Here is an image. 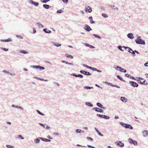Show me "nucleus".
<instances>
[{
    "instance_id": "52",
    "label": "nucleus",
    "mask_w": 148,
    "mask_h": 148,
    "mask_svg": "<svg viewBox=\"0 0 148 148\" xmlns=\"http://www.w3.org/2000/svg\"><path fill=\"white\" fill-rule=\"evenodd\" d=\"M63 2L65 4L67 3L68 2L69 0H62Z\"/></svg>"
},
{
    "instance_id": "6",
    "label": "nucleus",
    "mask_w": 148,
    "mask_h": 148,
    "mask_svg": "<svg viewBox=\"0 0 148 148\" xmlns=\"http://www.w3.org/2000/svg\"><path fill=\"white\" fill-rule=\"evenodd\" d=\"M128 140L130 144H133L134 145H138L137 142L136 140H133L131 138L128 139Z\"/></svg>"
},
{
    "instance_id": "38",
    "label": "nucleus",
    "mask_w": 148,
    "mask_h": 148,
    "mask_svg": "<svg viewBox=\"0 0 148 148\" xmlns=\"http://www.w3.org/2000/svg\"><path fill=\"white\" fill-rule=\"evenodd\" d=\"M75 132L77 133H79L82 132V130L80 129H77L76 130Z\"/></svg>"
},
{
    "instance_id": "2",
    "label": "nucleus",
    "mask_w": 148,
    "mask_h": 148,
    "mask_svg": "<svg viewBox=\"0 0 148 148\" xmlns=\"http://www.w3.org/2000/svg\"><path fill=\"white\" fill-rule=\"evenodd\" d=\"M137 81L138 82V83L141 84H144L145 85H147L148 84L147 82L145 83L146 80L143 78L140 77H136Z\"/></svg>"
},
{
    "instance_id": "33",
    "label": "nucleus",
    "mask_w": 148,
    "mask_h": 148,
    "mask_svg": "<svg viewBox=\"0 0 148 148\" xmlns=\"http://www.w3.org/2000/svg\"><path fill=\"white\" fill-rule=\"evenodd\" d=\"M36 24L38 25L39 28H40V27H41L42 28H43L44 27V26L43 25L39 22L37 23Z\"/></svg>"
},
{
    "instance_id": "26",
    "label": "nucleus",
    "mask_w": 148,
    "mask_h": 148,
    "mask_svg": "<svg viewBox=\"0 0 148 148\" xmlns=\"http://www.w3.org/2000/svg\"><path fill=\"white\" fill-rule=\"evenodd\" d=\"M116 77L118 78L121 81L123 82H125V80L123 79V78L121 77L120 75H117Z\"/></svg>"
},
{
    "instance_id": "14",
    "label": "nucleus",
    "mask_w": 148,
    "mask_h": 148,
    "mask_svg": "<svg viewBox=\"0 0 148 148\" xmlns=\"http://www.w3.org/2000/svg\"><path fill=\"white\" fill-rule=\"evenodd\" d=\"M127 36L130 39H133L134 38L133 34L131 33L128 34H127Z\"/></svg>"
},
{
    "instance_id": "62",
    "label": "nucleus",
    "mask_w": 148,
    "mask_h": 148,
    "mask_svg": "<svg viewBox=\"0 0 148 148\" xmlns=\"http://www.w3.org/2000/svg\"><path fill=\"white\" fill-rule=\"evenodd\" d=\"M90 44H88V43H85V46L86 47H89V45H90Z\"/></svg>"
},
{
    "instance_id": "57",
    "label": "nucleus",
    "mask_w": 148,
    "mask_h": 148,
    "mask_svg": "<svg viewBox=\"0 0 148 148\" xmlns=\"http://www.w3.org/2000/svg\"><path fill=\"white\" fill-rule=\"evenodd\" d=\"M143 133H145L146 135H148V132L147 131L145 130L143 131Z\"/></svg>"
},
{
    "instance_id": "7",
    "label": "nucleus",
    "mask_w": 148,
    "mask_h": 148,
    "mask_svg": "<svg viewBox=\"0 0 148 148\" xmlns=\"http://www.w3.org/2000/svg\"><path fill=\"white\" fill-rule=\"evenodd\" d=\"M79 72L80 73L86 75H91L90 72L84 70H80Z\"/></svg>"
},
{
    "instance_id": "19",
    "label": "nucleus",
    "mask_w": 148,
    "mask_h": 148,
    "mask_svg": "<svg viewBox=\"0 0 148 148\" xmlns=\"http://www.w3.org/2000/svg\"><path fill=\"white\" fill-rule=\"evenodd\" d=\"M88 19L90 20V23L91 24H93L95 23V22L93 20V18L92 16H89L88 17Z\"/></svg>"
},
{
    "instance_id": "31",
    "label": "nucleus",
    "mask_w": 148,
    "mask_h": 148,
    "mask_svg": "<svg viewBox=\"0 0 148 148\" xmlns=\"http://www.w3.org/2000/svg\"><path fill=\"white\" fill-rule=\"evenodd\" d=\"M50 0H40V1L43 3H46L50 1Z\"/></svg>"
},
{
    "instance_id": "40",
    "label": "nucleus",
    "mask_w": 148,
    "mask_h": 148,
    "mask_svg": "<svg viewBox=\"0 0 148 148\" xmlns=\"http://www.w3.org/2000/svg\"><path fill=\"white\" fill-rule=\"evenodd\" d=\"M6 147L7 148H14V146L9 145H6Z\"/></svg>"
},
{
    "instance_id": "23",
    "label": "nucleus",
    "mask_w": 148,
    "mask_h": 148,
    "mask_svg": "<svg viewBox=\"0 0 148 148\" xmlns=\"http://www.w3.org/2000/svg\"><path fill=\"white\" fill-rule=\"evenodd\" d=\"M65 55L67 57L70 58L71 59H72L73 58V56H72L71 55L69 54H65Z\"/></svg>"
},
{
    "instance_id": "63",
    "label": "nucleus",
    "mask_w": 148,
    "mask_h": 148,
    "mask_svg": "<svg viewBox=\"0 0 148 148\" xmlns=\"http://www.w3.org/2000/svg\"><path fill=\"white\" fill-rule=\"evenodd\" d=\"M47 137L49 138V139H53V138H52L49 135H48L47 136Z\"/></svg>"
},
{
    "instance_id": "24",
    "label": "nucleus",
    "mask_w": 148,
    "mask_h": 148,
    "mask_svg": "<svg viewBox=\"0 0 148 148\" xmlns=\"http://www.w3.org/2000/svg\"><path fill=\"white\" fill-rule=\"evenodd\" d=\"M40 139H39V138L34 139V143H35V144L39 143L40 142Z\"/></svg>"
},
{
    "instance_id": "60",
    "label": "nucleus",
    "mask_w": 148,
    "mask_h": 148,
    "mask_svg": "<svg viewBox=\"0 0 148 148\" xmlns=\"http://www.w3.org/2000/svg\"><path fill=\"white\" fill-rule=\"evenodd\" d=\"M131 53H132V55L133 56H136V54L133 51Z\"/></svg>"
},
{
    "instance_id": "16",
    "label": "nucleus",
    "mask_w": 148,
    "mask_h": 148,
    "mask_svg": "<svg viewBox=\"0 0 148 148\" xmlns=\"http://www.w3.org/2000/svg\"><path fill=\"white\" fill-rule=\"evenodd\" d=\"M107 84L108 85L112 87H116L118 88H120V86H117V85H116L113 84H112V83H109V82H108V83H107Z\"/></svg>"
},
{
    "instance_id": "22",
    "label": "nucleus",
    "mask_w": 148,
    "mask_h": 148,
    "mask_svg": "<svg viewBox=\"0 0 148 148\" xmlns=\"http://www.w3.org/2000/svg\"><path fill=\"white\" fill-rule=\"evenodd\" d=\"M61 62L63 63H65L66 64H68L70 65H73V63L69 62H68L66 61L65 60H62L61 61Z\"/></svg>"
},
{
    "instance_id": "15",
    "label": "nucleus",
    "mask_w": 148,
    "mask_h": 148,
    "mask_svg": "<svg viewBox=\"0 0 148 148\" xmlns=\"http://www.w3.org/2000/svg\"><path fill=\"white\" fill-rule=\"evenodd\" d=\"M39 138L41 139L42 141L46 142H50L51 141V140L50 139L47 138H43L42 137H39Z\"/></svg>"
},
{
    "instance_id": "47",
    "label": "nucleus",
    "mask_w": 148,
    "mask_h": 148,
    "mask_svg": "<svg viewBox=\"0 0 148 148\" xmlns=\"http://www.w3.org/2000/svg\"><path fill=\"white\" fill-rule=\"evenodd\" d=\"M1 49L3 50V51H7L8 50V49L7 48H3V47H0Z\"/></svg>"
},
{
    "instance_id": "8",
    "label": "nucleus",
    "mask_w": 148,
    "mask_h": 148,
    "mask_svg": "<svg viewBox=\"0 0 148 148\" xmlns=\"http://www.w3.org/2000/svg\"><path fill=\"white\" fill-rule=\"evenodd\" d=\"M115 144L119 146L120 147H123L124 146V144L122 143L121 141H118L115 143Z\"/></svg>"
},
{
    "instance_id": "13",
    "label": "nucleus",
    "mask_w": 148,
    "mask_h": 148,
    "mask_svg": "<svg viewBox=\"0 0 148 148\" xmlns=\"http://www.w3.org/2000/svg\"><path fill=\"white\" fill-rule=\"evenodd\" d=\"M71 75L75 76L76 77H79L80 78H82L83 77V75L80 74L76 75L75 73H73L71 74Z\"/></svg>"
},
{
    "instance_id": "53",
    "label": "nucleus",
    "mask_w": 148,
    "mask_h": 148,
    "mask_svg": "<svg viewBox=\"0 0 148 148\" xmlns=\"http://www.w3.org/2000/svg\"><path fill=\"white\" fill-rule=\"evenodd\" d=\"M39 124L42 126L44 128H45V124H43L42 123H39Z\"/></svg>"
},
{
    "instance_id": "11",
    "label": "nucleus",
    "mask_w": 148,
    "mask_h": 148,
    "mask_svg": "<svg viewBox=\"0 0 148 148\" xmlns=\"http://www.w3.org/2000/svg\"><path fill=\"white\" fill-rule=\"evenodd\" d=\"M85 11L87 13H90L92 12V10L91 8L89 6L86 7Z\"/></svg>"
},
{
    "instance_id": "64",
    "label": "nucleus",
    "mask_w": 148,
    "mask_h": 148,
    "mask_svg": "<svg viewBox=\"0 0 148 148\" xmlns=\"http://www.w3.org/2000/svg\"><path fill=\"white\" fill-rule=\"evenodd\" d=\"M144 66H145L148 67V62L144 64Z\"/></svg>"
},
{
    "instance_id": "28",
    "label": "nucleus",
    "mask_w": 148,
    "mask_h": 148,
    "mask_svg": "<svg viewBox=\"0 0 148 148\" xmlns=\"http://www.w3.org/2000/svg\"><path fill=\"white\" fill-rule=\"evenodd\" d=\"M110 117L108 116H106V115H103V118H103L104 119H110Z\"/></svg>"
},
{
    "instance_id": "4",
    "label": "nucleus",
    "mask_w": 148,
    "mask_h": 148,
    "mask_svg": "<svg viewBox=\"0 0 148 148\" xmlns=\"http://www.w3.org/2000/svg\"><path fill=\"white\" fill-rule=\"evenodd\" d=\"M115 68L116 70H118L120 72L125 73L127 72V71L125 69H123L121 66H117L116 68L115 67Z\"/></svg>"
},
{
    "instance_id": "54",
    "label": "nucleus",
    "mask_w": 148,
    "mask_h": 148,
    "mask_svg": "<svg viewBox=\"0 0 148 148\" xmlns=\"http://www.w3.org/2000/svg\"><path fill=\"white\" fill-rule=\"evenodd\" d=\"M125 77H127L128 78H130V75L129 74H127V73L125 74Z\"/></svg>"
},
{
    "instance_id": "58",
    "label": "nucleus",
    "mask_w": 148,
    "mask_h": 148,
    "mask_svg": "<svg viewBox=\"0 0 148 148\" xmlns=\"http://www.w3.org/2000/svg\"><path fill=\"white\" fill-rule=\"evenodd\" d=\"M53 135H56V136H58L59 135V134L57 132H55L53 134Z\"/></svg>"
},
{
    "instance_id": "51",
    "label": "nucleus",
    "mask_w": 148,
    "mask_h": 148,
    "mask_svg": "<svg viewBox=\"0 0 148 148\" xmlns=\"http://www.w3.org/2000/svg\"><path fill=\"white\" fill-rule=\"evenodd\" d=\"M87 139L88 140H90L91 141H93V139L90 137H87Z\"/></svg>"
},
{
    "instance_id": "42",
    "label": "nucleus",
    "mask_w": 148,
    "mask_h": 148,
    "mask_svg": "<svg viewBox=\"0 0 148 148\" xmlns=\"http://www.w3.org/2000/svg\"><path fill=\"white\" fill-rule=\"evenodd\" d=\"M20 52L21 53H23V54H26L28 53V52L27 51L24 50H20Z\"/></svg>"
},
{
    "instance_id": "20",
    "label": "nucleus",
    "mask_w": 148,
    "mask_h": 148,
    "mask_svg": "<svg viewBox=\"0 0 148 148\" xmlns=\"http://www.w3.org/2000/svg\"><path fill=\"white\" fill-rule=\"evenodd\" d=\"M85 105L86 106L90 107H92L93 106V105L91 103L89 102H86Z\"/></svg>"
},
{
    "instance_id": "37",
    "label": "nucleus",
    "mask_w": 148,
    "mask_h": 148,
    "mask_svg": "<svg viewBox=\"0 0 148 148\" xmlns=\"http://www.w3.org/2000/svg\"><path fill=\"white\" fill-rule=\"evenodd\" d=\"M36 111L38 114H40V115H42V116H44L45 115V114H44L42 113L38 110H36Z\"/></svg>"
},
{
    "instance_id": "32",
    "label": "nucleus",
    "mask_w": 148,
    "mask_h": 148,
    "mask_svg": "<svg viewBox=\"0 0 148 148\" xmlns=\"http://www.w3.org/2000/svg\"><path fill=\"white\" fill-rule=\"evenodd\" d=\"M39 65H33L30 66V67L32 68H33L34 69H38V68Z\"/></svg>"
},
{
    "instance_id": "56",
    "label": "nucleus",
    "mask_w": 148,
    "mask_h": 148,
    "mask_svg": "<svg viewBox=\"0 0 148 148\" xmlns=\"http://www.w3.org/2000/svg\"><path fill=\"white\" fill-rule=\"evenodd\" d=\"M130 79H133L134 80H137V79H136L134 77H133V76H130Z\"/></svg>"
},
{
    "instance_id": "45",
    "label": "nucleus",
    "mask_w": 148,
    "mask_h": 148,
    "mask_svg": "<svg viewBox=\"0 0 148 148\" xmlns=\"http://www.w3.org/2000/svg\"><path fill=\"white\" fill-rule=\"evenodd\" d=\"M18 138H19L21 139H23L24 138L21 135H18Z\"/></svg>"
},
{
    "instance_id": "59",
    "label": "nucleus",
    "mask_w": 148,
    "mask_h": 148,
    "mask_svg": "<svg viewBox=\"0 0 148 148\" xmlns=\"http://www.w3.org/2000/svg\"><path fill=\"white\" fill-rule=\"evenodd\" d=\"M87 147H90V148H95V147H93V146H91V145H87Z\"/></svg>"
},
{
    "instance_id": "50",
    "label": "nucleus",
    "mask_w": 148,
    "mask_h": 148,
    "mask_svg": "<svg viewBox=\"0 0 148 148\" xmlns=\"http://www.w3.org/2000/svg\"><path fill=\"white\" fill-rule=\"evenodd\" d=\"M5 42H9L12 41V40L10 38H9L7 39H5Z\"/></svg>"
},
{
    "instance_id": "43",
    "label": "nucleus",
    "mask_w": 148,
    "mask_h": 148,
    "mask_svg": "<svg viewBox=\"0 0 148 148\" xmlns=\"http://www.w3.org/2000/svg\"><path fill=\"white\" fill-rule=\"evenodd\" d=\"M2 72L10 74L11 75H12V73H10V72L8 71L4 70L2 71Z\"/></svg>"
},
{
    "instance_id": "12",
    "label": "nucleus",
    "mask_w": 148,
    "mask_h": 148,
    "mask_svg": "<svg viewBox=\"0 0 148 148\" xmlns=\"http://www.w3.org/2000/svg\"><path fill=\"white\" fill-rule=\"evenodd\" d=\"M29 2L32 4L36 6H38L39 4L38 2H34L32 0H29Z\"/></svg>"
},
{
    "instance_id": "21",
    "label": "nucleus",
    "mask_w": 148,
    "mask_h": 148,
    "mask_svg": "<svg viewBox=\"0 0 148 148\" xmlns=\"http://www.w3.org/2000/svg\"><path fill=\"white\" fill-rule=\"evenodd\" d=\"M43 31L46 33L49 34L51 33L50 30L44 28L43 29Z\"/></svg>"
},
{
    "instance_id": "35",
    "label": "nucleus",
    "mask_w": 148,
    "mask_h": 148,
    "mask_svg": "<svg viewBox=\"0 0 148 148\" xmlns=\"http://www.w3.org/2000/svg\"><path fill=\"white\" fill-rule=\"evenodd\" d=\"M93 35L96 38H97L98 39H101V37L95 34H93Z\"/></svg>"
},
{
    "instance_id": "39",
    "label": "nucleus",
    "mask_w": 148,
    "mask_h": 148,
    "mask_svg": "<svg viewBox=\"0 0 148 148\" xmlns=\"http://www.w3.org/2000/svg\"><path fill=\"white\" fill-rule=\"evenodd\" d=\"M90 69L93 71H96L97 69L94 67H92L90 66Z\"/></svg>"
},
{
    "instance_id": "61",
    "label": "nucleus",
    "mask_w": 148,
    "mask_h": 148,
    "mask_svg": "<svg viewBox=\"0 0 148 148\" xmlns=\"http://www.w3.org/2000/svg\"><path fill=\"white\" fill-rule=\"evenodd\" d=\"M50 128V127L48 125H47L46 126V127H45V128L46 129H47V130L49 129Z\"/></svg>"
},
{
    "instance_id": "41",
    "label": "nucleus",
    "mask_w": 148,
    "mask_h": 148,
    "mask_svg": "<svg viewBox=\"0 0 148 148\" xmlns=\"http://www.w3.org/2000/svg\"><path fill=\"white\" fill-rule=\"evenodd\" d=\"M127 49H128V50L127 51L128 52L130 53H131L133 51L132 49L130 47H128Z\"/></svg>"
},
{
    "instance_id": "34",
    "label": "nucleus",
    "mask_w": 148,
    "mask_h": 148,
    "mask_svg": "<svg viewBox=\"0 0 148 148\" xmlns=\"http://www.w3.org/2000/svg\"><path fill=\"white\" fill-rule=\"evenodd\" d=\"M96 105L97 106L101 108V106H103V105L99 102L97 103Z\"/></svg>"
},
{
    "instance_id": "44",
    "label": "nucleus",
    "mask_w": 148,
    "mask_h": 148,
    "mask_svg": "<svg viewBox=\"0 0 148 148\" xmlns=\"http://www.w3.org/2000/svg\"><path fill=\"white\" fill-rule=\"evenodd\" d=\"M117 48L118 49L122 51H123V50L122 49V47L121 46H118Z\"/></svg>"
},
{
    "instance_id": "36",
    "label": "nucleus",
    "mask_w": 148,
    "mask_h": 148,
    "mask_svg": "<svg viewBox=\"0 0 148 148\" xmlns=\"http://www.w3.org/2000/svg\"><path fill=\"white\" fill-rule=\"evenodd\" d=\"M101 15L104 18H106L108 17V15L105 13H102L101 14Z\"/></svg>"
},
{
    "instance_id": "27",
    "label": "nucleus",
    "mask_w": 148,
    "mask_h": 148,
    "mask_svg": "<svg viewBox=\"0 0 148 148\" xmlns=\"http://www.w3.org/2000/svg\"><path fill=\"white\" fill-rule=\"evenodd\" d=\"M64 8H63L62 9L59 10H58L57 11V13H60L63 12Z\"/></svg>"
},
{
    "instance_id": "18",
    "label": "nucleus",
    "mask_w": 148,
    "mask_h": 148,
    "mask_svg": "<svg viewBox=\"0 0 148 148\" xmlns=\"http://www.w3.org/2000/svg\"><path fill=\"white\" fill-rule=\"evenodd\" d=\"M43 8L47 9H49L51 7L50 5L46 4H43Z\"/></svg>"
},
{
    "instance_id": "29",
    "label": "nucleus",
    "mask_w": 148,
    "mask_h": 148,
    "mask_svg": "<svg viewBox=\"0 0 148 148\" xmlns=\"http://www.w3.org/2000/svg\"><path fill=\"white\" fill-rule=\"evenodd\" d=\"M38 69H39V71H41L44 70L45 69V68L44 67L42 66L39 65Z\"/></svg>"
},
{
    "instance_id": "25",
    "label": "nucleus",
    "mask_w": 148,
    "mask_h": 148,
    "mask_svg": "<svg viewBox=\"0 0 148 148\" xmlns=\"http://www.w3.org/2000/svg\"><path fill=\"white\" fill-rule=\"evenodd\" d=\"M52 43L54 44V45L56 46V47H59L61 45V44L60 43H55L54 42H52Z\"/></svg>"
},
{
    "instance_id": "48",
    "label": "nucleus",
    "mask_w": 148,
    "mask_h": 148,
    "mask_svg": "<svg viewBox=\"0 0 148 148\" xmlns=\"http://www.w3.org/2000/svg\"><path fill=\"white\" fill-rule=\"evenodd\" d=\"M97 133V134L99 136H103V134H101V133L99 131Z\"/></svg>"
},
{
    "instance_id": "30",
    "label": "nucleus",
    "mask_w": 148,
    "mask_h": 148,
    "mask_svg": "<svg viewBox=\"0 0 148 148\" xmlns=\"http://www.w3.org/2000/svg\"><path fill=\"white\" fill-rule=\"evenodd\" d=\"M93 88L92 87H90L88 86H85L84 87V88L86 89H93Z\"/></svg>"
},
{
    "instance_id": "1",
    "label": "nucleus",
    "mask_w": 148,
    "mask_h": 148,
    "mask_svg": "<svg viewBox=\"0 0 148 148\" xmlns=\"http://www.w3.org/2000/svg\"><path fill=\"white\" fill-rule=\"evenodd\" d=\"M135 42L137 44L145 45V43L144 40L142 39L141 37L140 36H138L136 39L135 40Z\"/></svg>"
},
{
    "instance_id": "3",
    "label": "nucleus",
    "mask_w": 148,
    "mask_h": 148,
    "mask_svg": "<svg viewBox=\"0 0 148 148\" xmlns=\"http://www.w3.org/2000/svg\"><path fill=\"white\" fill-rule=\"evenodd\" d=\"M119 123L122 126L125 128H128L130 130H132L133 128V127L130 124L125 123L122 122H120Z\"/></svg>"
},
{
    "instance_id": "10",
    "label": "nucleus",
    "mask_w": 148,
    "mask_h": 148,
    "mask_svg": "<svg viewBox=\"0 0 148 148\" xmlns=\"http://www.w3.org/2000/svg\"><path fill=\"white\" fill-rule=\"evenodd\" d=\"M84 29L88 32H89L92 30L90 27L87 24L85 25Z\"/></svg>"
},
{
    "instance_id": "9",
    "label": "nucleus",
    "mask_w": 148,
    "mask_h": 148,
    "mask_svg": "<svg viewBox=\"0 0 148 148\" xmlns=\"http://www.w3.org/2000/svg\"><path fill=\"white\" fill-rule=\"evenodd\" d=\"M92 110H95V111L101 113L103 112V110L97 107L93 108H92Z\"/></svg>"
},
{
    "instance_id": "17",
    "label": "nucleus",
    "mask_w": 148,
    "mask_h": 148,
    "mask_svg": "<svg viewBox=\"0 0 148 148\" xmlns=\"http://www.w3.org/2000/svg\"><path fill=\"white\" fill-rule=\"evenodd\" d=\"M121 100L123 102H126L127 101L128 99L125 97H121Z\"/></svg>"
},
{
    "instance_id": "46",
    "label": "nucleus",
    "mask_w": 148,
    "mask_h": 148,
    "mask_svg": "<svg viewBox=\"0 0 148 148\" xmlns=\"http://www.w3.org/2000/svg\"><path fill=\"white\" fill-rule=\"evenodd\" d=\"M83 66L84 67H85L86 68L89 69H90V66H88L86 64H83Z\"/></svg>"
},
{
    "instance_id": "55",
    "label": "nucleus",
    "mask_w": 148,
    "mask_h": 148,
    "mask_svg": "<svg viewBox=\"0 0 148 148\" xmlns=\"http://www.w3.org/2000/svg\"><path fill=\"white\" fill-rule=\"evenodd\" d=\"M16 36L17 38H19L21 39H23V38L21 36L18 35H16Z\"/></svg>"
},
{
    "instance_id": "49",
    "label": "nucleus",
    "mask_w": 148,
    "mask_h": 148,
    "mask_svg": "<svg viewBox=\"0 0 148 148\" xmlns=\"http://www.w3.org/2000/svg\"><path fill=\"white\" fill-rule=\"evenodd\" d=\"M96 116H98V117H100L101 118H102L103 116V114H97L96 115Z\"/></svg>"
},
{
    "instance_id": "5",
    "label": "nucleus",
    "mask_w": 148,
    "mask_h": 148,
    "mask_svg": "<svg viewBox=\"0 0 148 148\" xmlns=\"http://www.w3.org/2000/svg\"><path fill=\"white\" fill-rule=\"evenodd\" d=\"M129 84L131 86L134 88L137 87L138 86V83L133 81H130Z\"/></svg>"
}]
</instances>
